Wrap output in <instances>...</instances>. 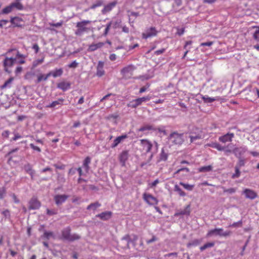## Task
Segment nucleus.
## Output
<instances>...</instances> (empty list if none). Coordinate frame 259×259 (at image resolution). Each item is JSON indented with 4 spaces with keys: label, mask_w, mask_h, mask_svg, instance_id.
<instances>
[{
    "label": "nucleus",
    "mask_w": 259,
    "mask_h": 259,
    "mask_svg": "<svg viewBox=\"0 0 259 259\" xmlns=\"http://www.w3.org/2000/svg\"><path fill=\"white\" fill-rule=\"evenodd\" d=\"M24 9L23 5L19 1L15 0V2L11 3L9 5L4 8L1 14H8L12 11L16 10L21 11Z\"/></svg>",
    "instance_id": "obj_1"
},
{
    "label": "nucleus",
    "mask_w": 259,
    "mask_h": 259,
    "mask_svg": "<svg viewBox=\"0 0 259 259\" xmlns=\"http://www.w3.org/2000/svg\"><path fill=\"white\" fill-rule=\"evenodd\" d=\"M61 238L69 242H73L75 240H79L80 238V236L77 234H71L70 228L67 227L62 231Z\"/></svg>",
    "instance_id": "obj_2"
},
{
    "label": "nucleus",
    "mask_w": 259,
    "mask_h": 259,
    "mask_svg": "<svg viewBox=\"0 0 259 259\" xmlns=\"http://www.w3.org/2000/svg\"><path fill=\"white\" fill-rule=\"evenodd\" d=\"M91 23V21L90 20H83L80 22H78L76 25L77 29L75 31V34L77 36H80L84 32H88L90 30V28L87 27L86 25Z\"/></svg>",
    "instance_id": "obj_3"
},
{
    "label": "nucleus",
    "mask_w": 259,
    "mask_h": 259,
    "mask_svg": "<svg viewBox=\"0 0 259 259\" xmlns=\"http://www.w3.org/2000/svg\"><path fill=\"white\" fill-rule=\"evenodd\" d=\"M232 234L231 231H224L223 228H215L209 230L206 234L207 237L217 236L226 237Z\"/></svg>",
    "instance_id": "obj_4"
},
{
    "label": "nucleus",
    "mask_w": 259,
    "mask_h": 259,
    "mask_svg": "<svg viewBox=\"0 0 259 259\" xmlns=\"http://www.w3.org/2000/svg\"><path fill=\"white\" fill-rule=\"evenodd\" d=\"M168 139L172 144L180 145L184 142V134L174 132L170 134Z\"/></svg>",
    "instance_id": "obj_5"
},
{
    "label": "nucleus",
    "mask_w": 259,
    "mask_h": 259,
    "mask_svg": "<svg viewBox=\"0 0 259 259\" xmlns=\"http://www.w3.org/2000/svg\"><path fill=\"white\" fill-rule=\"evenodd\" d=\"M151 97L149 96L146 97H143L142 98H139L133 100L131 101L127 105V107L132 108H136L139 106L141 105L143 102L148 101L150 100Z\"/></svg>",
    "instance_id": "obj_6"
},
{
    "label": "nucleus",
    "mask_w": 259,
    "mask_h": 259,
    "mask_svg": "<svg viewBox=\"0 0 259 259\" xmlns=\"http://www.w3.org/2000/svg\"><path fill=\"white\" fill-rule=\"evenodd\" d=\"M135 69V68L133 65H128L124 67L121 70L123 77L126 79L131 78L133 75V71Z\"/></svg>",
    "instance_id": "obj_7"
},
{
    "label": "nucleus",
    "mask_w": 259,
    "mask_h": 259,
    "mask_svg": "<svg viewBox=\"0 0 259 259\" xmlns=\"http://www.w3.org/2000/svg\"><path fill=\"white\" fill-rule=\"evenodd\" d=\"M29 210L38 209L41 205L40 202L35 197H32L28 202Z\"/></svg>",
    "instance_id": "obj_8"
},
{
    "label": "nucleus",
    "mask_w": 259,
    "mask_h": 259,
    "mask_svg": "<svg viewBox=\"0 0 259 259\" xmlns=\"http://www.w3.org/2000/svg\"><path fill=\"white\" fill-rule=\"evenodd\" d=\"M12 51H16V57L15 58H16V62H17V63L20 64H23L25 63V61L24 59L26 57V56L23 54H20L19 53V52L15 49H12L9 50L7 52V55L10 54V53Z\"/></svg>",
    "instance_id": "obj_9"
},
{
    "label": "nucleus",
    "mask_w": 259,
    "mask_h": 259,
    "mask_svg": "<svg viewBox=\"0 0 259 259\" xmlns=\"http://www.w3.org/2000/svg\"><path fill=\"white\" fill-rule=\"evenodd\" d=\"M143 199L148 204H149L150 205L157 204L158 202L156 198H155L150 194H148L146 193L143 194Z\"/></svg>",
    "instance_id": "obj_10"
},
{
    "label": "nucleus",
    "mask_w": 259,
    "mask_h": 259,
    "mask_svg": "<svg viewBox=\"0 0 259 259\" xmlns=\"http://www.w3.org/2000/svg\"><path fill=\"white\" fill-rule=\"evenodd\" d=\"M157 33V31L156 30L155 27H151L147 29L145 32L142 33V38L147 39L149 37L156 36Z\"/></svg>",
    "instance_id": "obj_11"
},
{
    "label": "nucleus",
    "mask_w": 259,
    "mask_h": 259,
    "mask_svg": "<svg viewBox=\"0 0 259 259\" xmlns=\"http://www.w3.org/2000/svg\"><path fill=\"white\" fill-rule=\"evenodd\" d=\"M247 148L246 147H235L232 150L233 153L237 158H242L241 156L243 155L247 151Z\"/></svg>",
    "instance_id": "obj_12"
},
{
    "label": "nucleus",
    "mask_w": 259,
    "mask_h": 259,
    "mask_svg": "<svg viewBox=\"0 0 259 259\" xmlns=\"http://www.w3.org/2000/svg\"><path fill=\"white\" fill-rule=\"evenodd\" d=\"M68 198V196L65 194L56 195L54 196V200L57 205L59 206L65 202Z\"/></svg>",
    "instance_id": "obj_13"
},
{
    "label": "nucleus",
    "mask_w": 259,
    "mask_h": 259,
    "mask_svg": "<svg viewBox=\"0 0 259 259\" xmlns=\"http://www.w3.org/2000/svg\"><path fill=\"white\" fill-rule=\"evenodd\" d=\"M16 62V58L6 57L4 61V66L6 71L8 72L7 67L12 66Z\"/></svg>",
    "instance_id": "obj_14"
},
{
    "label": "nucleus",
    "mask_w": 259,
    "mask_h": 259,
    "mask_svg": "<svg viewBox=\"0 0 259 259\" xmlns=\"http://www.w3.org/2000/svg\"><path fill=\"white\" fill-rule=\"evenodd\" d=\"M234 137V134L233 133H228L225 135L220 137L219 140L221 142L225 143L228 142H231Z\"/></svg>",
    "instance_id": "obj_15"
},
{
    "label": "nucleus",
    "mask_w": 259,
    "mask_h": 259,
    "mask_svg": "<svg viewBox=\"0 0 259 259\" xmlns=\"http://www.w3.org/2000/svg\"><path fill=\"white\" fill-rule=\"evenodd\" d=\"M10 22L13 25V27H21L23 25L21 23L23 22V20L19 17H14L11 18Z\"/></svg>",
    "instance_id": "obj_16"
},
{
    "label": "nucleus",
    "mask_w": 259,
    "mask_h": 259,
    "mask_svg": "<svg viewBox=\"0 0 259 259\" xmlns=\"http://www.w3.org/2000/svg\"><path fill=\"white\" fill-rule=\"evenodd\" d=\"M112 214V213L111 211H106L97 214L96 217L99 218L103 221H108L111 218Z\"/></svg>",
    "instance_id": "obj_17"
},
{
    "label": "nucleus",
    "mask_w": 259,
    "mask_h": 259,
    "mask_svg": "<svg viewBox=\"0 0 259 259\" xmlns=\"http://www.w3.org/2000/svg\"><path fill=\"white\" fill-rule=\"evenodd\" d=\"M243 193L245 195L246 198L254 199L257 197L256 193L253 190L249 189H245Z\"/></svg>",
    "instance_id": "obj_18"
},
{
    "label": "nucleus",
    "mask_w": 259,
    "mask_h": 259,
    "mask_svg": "<svg viewBox=\"0 0 259 259\" xmlns=\"http://www.w3.org/2000/svg\"><path fill=\"white\" fill-rule=\"evenodd\" d=\"M127 138L126 134L122 135L120 136L117 137L114 141L113 143L111 145V148H114L117 146V145L123 141L124 139Z\"/></svg>",
    "instance_id": "obj_19"
},
{
    "label": "nucleus",
    "mask_w": 259,
    "mask_h": 259,
    "mask_svg": "<svg viewBox=\"0 0 259 259\" xmlns=\"http://www.w3.org/2000/svg\"><path fill=\"white\" fill-rule=\"evenodd\" d=\"M116 1H114L111 3H110L107 5H105L102 10V13L103 14H105L107 13L110 12L116 5Z\"/></svg>",
    "instance_id": "obj_20"
},
{
    "label": "nucleus",
    "mask_w": 259,
    "mask_h": 259,
    "mask_svg": "<svg viewBox=\"0 0 259 259\" xmlns=\"http://www.w3.org/2000/svg\"><path fill=\"white\" fill-rule=\"evenodd\" d=\"M141 143L144 147L146 148V152H150L153 146L152 143L149 140L146 139L141 140Z\"/></svg>",
    "instance_id": "obj_21"
},
{
    "label": "nucleus",
    "mask_w": 259,
    "mask_h": 259,
    "mask_svg": "<svg viewBox=\"0 0 259 259\" xmlns=\"http://www.w3.org/2000/svg\"><path fill=\"white\" fill-rule=\"evenodd\" d=\"M103 67H104V63L102 61H99L98 62L97 67L96 74L98 76L101 77L104 74L105 71L103 69Z\"/></svg>",
    "instance_id": "obj_22"
},
{
    "label": "nucleus",
    "mask_w": 259,
    "mask_h": 259,
    "mask_svg": "<svg viewBox=\"0 0 259 259\" xmlns=\"http://www.w3.org/2000/svg\"><path fill=\"white\" fill-rule=\"evenodd\" d=\"M190 205H187L184 210L179 211L175 213V216L178 217L181 215H189L190 214Z\"/></svg>",
    "instance_id": "obj_23"
},
{
    "label": "nucleus",
    "mask_w": 259,
    "mask_h": 259,
    "mask_svg": "<svg viewBox=\"0 0 259 259\" xmlns=\"http://www.w3.org/2000/svg\"><path fill=\"white\" fill-rule=\"evenodd\" d=\"M71 83L69 82L62 81L57 84V88L63 91H66L70 88Z\"/></svg>",
    "instance_id": "obj_24"
},
{
    "label": "nucleus",
    "mask_w": 259,
    "mask_h": 259,
    "mask_svg": "<svg viewBox=\"0 0 259 259\" xmlns=\"http://www.w3.org/2000/svg\"><path fill=\"white\" fill-rule=\"evenodd\" d=\"M24 170L28 174H29L31 176V179L32 180L33 179V175L35 173V171L32 168V166L30 164L27 163L24 165Z\"/></svg>",
    "instance_id": "obj_25"
},
{
    "label": "nucleus",
    "mask_w": 259,
    "mask_h": 259,
    "mask_svg": "<svg viewBox=\"0 0 259 259\" xmlns=\"http://www.w3.org/2000/svg\"><path fill=\"white\" fill-rule=\"evenodd\" d=\"M91 162V158L89 156H87L83 161L82 167L84 168L85 171L88 173L90 170V167L89 166Z\"/></svg>",
    "instance_id": "obj_26"
},
{
    "label": "nucleus",
    "mask_w": 259,
    "mask_h": 259,
    "mask_svg": "<svg viewBox=\"0 0 259 259\" xmlns=\"http://www.w3.org/2000/svg\"><path fill=\"white\" fill-rule=\"evenodd\" d=\"M104 45V42H99L97 44H92L89 46L88 50L89 51L93 52L102 48Z\"/></svg>",
    "instance_id": "obj_27"
},
{
    "label": "nucleus",
    "mask_w": 259,
    "mask_h": 259,
    "mask_svg": "<svg viewBox=\"0 0 259 259\" xmlns=\"http://www.w3.org/2000/svg\"><path fill=\"white\" fill-rule=\"evenodd\" d=\"M64 101V99L62 98H59L58 100L53 101L52 103L47 106L48 108H55L57 106H61L63 105V102Z\"/></svg>",
    "instance_id": "obj_28"
},
{
    "label": "nucleus",
    "mask_w": 259,
    "mask_h": 259,
    "mask_svg": "<svg viewBox=\"0 0 259 259\" xmlns=\"http://www.w3.org/2000/svg\"><path fill=\"white\" fill-rule=\"evenodd\" d=\"M249 91L250 93H254V95L257 96L259 98V90L257 88L252 89L251 85H248L243 90V92Z\"/></svg>",
    "instance_id": "obj_29"
},
{
    "label": "nucleus",
    "mask_w": 259,
    "mask_h": 259,
    "mask_svg": "<svg viewBox=\"0 0 259 259\" xmlns=\"http://www.w3.org/2000/svg\"><path fill=\"white\" fill-rule=\"evenodd\" d=\"M128 157V152L127 151H123L119 156V160L121 162L124 164Z\"/></svg>",
    "instance_id": "obj_30"
},
{
    "label": "nucleus",
    "mask_w": 259,
    "mask_h": 259,
    "mask_svg": "<svg viewBox=\"0 0 259 259\" xmlns=\"http://www.w3.org/2000/svg\"><path fill=\"white\" fill-rule=\"evenodd\" d=\"M206 146L208 147H210L213 148L217 149L219 151H222L223 149V146H221L220 144L217 142H211L210 143H208L206 145Z\"/></svg>",
    "instance_id": "obj_31"
},
{
    "label": "nucleus",
    "mask_w": 259,
    "mask_h": 259,
    "mask_svg": "<svg viewBox=\"0 0 259 259\" xmlns=\"http://www.w3.org/2000/svg\"><path fill=\"white\" fill-rule=\"evenodd\" d=\"M63 70L61 68L56 69L54 71H52L49 72L50 74V76L52 75L54 77H57L62 75L63 73Z\"/></svg>",
    "instance_id": "obj_32"
},
{
    "label": "nucleus",
    "mask_w": 259,
    "mask_h": 259,
    "mask_svg": "<svg viewBox=\"0 0 259 259\" xmlns=\"http://www.w3.org/2000/svg\"><path fill=\"white\" fill-rule=\"evenodd\" d=\"M145 131H156V128L152 125L147 124L139 129V132H144Z\"/></svg>",
    "instance_id": "obj_33"
},
{
    "label": "nucleus",
    "mask_w": 259,
    "mask_h": 259,
    "mask_svg": "<svg viewBox=\"0 0 259 259\" xmlns=\"http://www.w3.org/2000/svg\"><path fill=\"white\" fill-rule=\"evenodd\" d=\"M50 76V74L47 73L46 75L40 74L38 76L37 80L35 81L36 83L41 82L42 80H47L49 77Z\"/></svg>",
    "instance_id": "obj_34"
},
{
    "label": "nucleus",
    "mask_w": 259,
    "mask_h": 259,
    "mask_svg": "<svg viewBox=\"0 0 259 259\" xmlns=\"http://www.w3.org/2000/svg\"><path fill=\"white\" fill-rule=\"evenodd\" d=\"M101 206V203L97 201L94 203H91L88 206L87 209L88 210L93 209V210H95L97 208L100 207Z\"/></svg>",
    "instance_id": "obj_35"
},
{
    "label": "nucleus",
    "mask_w": 259,
    "mask_h": 259,
    "mask_svg": "<svg viewBox=\"0 0 259 259\" xmlns=\"http://www.w3.org/2000/svg\"><path fill=\"white\" fill-rule=\"evenodd\" d=\"M174 190L175 192H177L180 196L184 197L186 195V193L177 184L175 185Z\"/></svg>",
    "instance_id": "obj_36"
},
{
    "label": "nucleus",
    "mask_w": 259,
    "mask_h": 259,
    "mask_svg": "<svg viewBox=\"0 0 259 259\" xmlns=\"http://www.w3.org/2000/svg\"><path fill=\"white\" fill-rule=\"evenodd\" d=\"M223 189V192L224 193H227L230 194H233L235 193L237 191L236 188H231L229 189H226L224 187H222Z\"/></svg>",
    "instance_id": "obj_37"
},
{
    "label": "nucleus",
    "mask_w": 259,
    "mask_h": 259,
    "mask_svg": "<svg viewBox=\"0 0 259 259\" xmlns=\"http://www.w3.org/2000/svg\"><path fill=\"white\" fill-rule=\"evenodd\" d=\"M168 154L164 152L163 149H162L161 153L160 154L159 161H166L167 159Z\"/></svg>",
    "instance_id": "obj_38"
},
{
    "label": "nucleus",
    "mask_w": 259,
    "mask_h": 259,
    "mask_svg": "<svg viewBox=\"0 0 259 259\" xmlns=\"http://www.w3.org/2000/svg\"><path fill=\"white\" fill-rule=\"evenodd\" d=\"M212 167L211 165H207L201 167L199 168V171L201 172H208L212 170Z\"/></svg>",
    "instance_id": "obj_39"
},
{
    "label": "nucleus",
    "mask_w": 259,
    "mask_h": 259,
    "mask_svg": "<svg viewBox=\"0 0 259 259\" xmlns=\"http://www.w3.org/2000/svg\"><path fill=\"white\" fill-rule=\"evenodd\" d=\"M202 99L205 103H210L218 100L216 98H210L208 96H203Z\"/></svg>",
    "instance_id": "obj_40"
},
{
    "label": "nucleus",
    "mask_w": 259,
    "mask_h": 259,
    "mask_svg": "<svg viewBox=\"0 0 259 259\" xmlns=\"http://www.w3.org/2000/svg\"><path fill=\"white\" fill-rule=\"evenodd\" d=\"M103 4V0H97L96 1V2L93 4L91 7L90 9H95L97 7H100L102 6Z\"/></svg>",
    "instance_id": "obj_41"
},
{
    "label": "nucleus",
    "mask_w": 259,
    "mask_h": 259,
    "mask_svg": "<svg viewBox=\"0 0 259 259\" xmlns=\"http://www.w3.org/2000/svg\"><path fill=\"white\" fill-rule=\"evenodd\" d=\"M245 159L244 158H239L238 161L235 166L238 167V168H241V167L245 165Z\"/></svg>",
    "instance_id": "obj_42"
},
{
    "label": "nucleus",
    "mask_w": 259,
    "mask_h": 259,
    "mask_svg": "<svg viewBox=\"0 0 259 259\" xmlns=\"http://www.w3.org/2000/svg\"><path fill=\"white\" fill-rule=\"evenodd\" d=\"M214 245V242H208V243L205 244L204 245L201 246L200 247V249L201 251H203L208 248L213 247Z\"/></svg>",
    "instance_id": "obj_43"
},
{
    "label": "nucleus",
    "mask_w": 259,
    "mask_h": 259,
    "mask_svg": "<svg viewBox=\"0 0 259 259\" xmlns=\"http://www.w3.org/2000/svg\"><path fill=\"white\" fill-rule=\"evenodd\" d=\"M181 172H186L185 175H186L187 174H188L190 172V170L187 167H182V168L178 169L174 173V175L175 176L176 175L179 174H180Z\"/></svg>",
    "instance_id": "obj_44"
},
{
    "label": "nucleus",
    "mask_w": 259,
    "mask_h": 259,
    "mask_svg": "<svg viewBox=\"0 0 259 259\" xmlns=\"http://www.w3.org/2000/svg\"><path fill=\"white\" fill-rule=\"evenodd\" d=\"M180 185L182 186L185 189L189 191L192 190L194 188V185H189L188 184H186L183 182H180Z\"/></svg>",
    "instance_id": "obj_45"
},
{
    "label": "nucleus",
    "mask_w": 259,
    "mask_h": 259,
    "mask_svg": "<svg viewBox=\"0 0 259 259\" xmlns=\"http://www.w3.org/2000/svg\"><path fill=\"white\" fill-rule=\"evenodd\" d=\"M122 241H126V243H125V245H126V247L128 248H129V243L130 242H131L132 241L130 237V236L128 235H126L125 236H124V237H122Z\"/></svg>",
    "instance_id": "obj_46"
},
{
    "label": "nucleus",
    "mask_w": 259,
    "mask_h": 259,
    "mask_svg": "<svg viewBox=\"0 0 259 259\" xmlns=\"http://www.w3.org/2000/svg\"><path fill=\"white\" fill-rule=\"evenodd\" d=\"M44 62V58L40 59H37L36 60H34L32 63V69H34L35 68L37 65L41 64Z\"/></svg>",
    "instance_id": "obj_47"
},
{
    "label": "nucleus",
    "mask_w": 259,
    "mask_h": 259,
    "mask_svg": "<svg viewBox=\"0 0 259 259\" xmlns=\"http://www.w3.org/2000/svg\"><path fill=\"white\" fill-rule=\"evenodd\" d=\"M253 28H257L253 33V38L257 41H259V26H254Z\"/></svg>",
    "instance_id": "obj_48"
},
{
    "label": "nucleus",
    "mask_w": 259,
    "mask_h": 259,
    "mask_svg": "<svg viewBox=\"0 0 259 259\" xmlns=\"http://www.w3.org/2000/svg\"><path fill=\"white\" fill-rule=\"evenodd\" d=\"M53 236H54V234H53V232L45 231L43 235L42 236V237L45 238L47 239H49L50 238V237H53Z\"/></svg>",
    "instance_id": "obj_49"
},
{
    "label": "nucleus",
    "mask_w": 259,
    "mask_h": 259,
    "mask_svg": "<svg viewBox=\"0 0 259 259\" xmlns=\"http://www.w3.org/2000/svg\"><path fill=\"white\" fill-rule=\"evenodd\" d=\"M240 168H238V167L235 166V172L234 174L232 176V178H239L240 176V171L239 170Z\"/></svg>",
    "instance_id": "obj_50"
},
{
    "label": "nucleus",
    "mask_w": 259,
    "mask_h": 259,
    "mask_svg": "<svg viewBox=\"0 0 259 259\" xmlns=\"http://www.w3.org/2000/svg\"><path fill=\"white\" fill-rule=\"evenodd\" d=\"M121 21L120 20H116L115 22L113 21L112 27L114 29H116L117 28L120 27H121Z\"/></svg>",
    "instance_id": "obj_51"
},
{
    "label": "nucleus",
    "mask_w": 259,
    "mask_h": 259,
    "mask_svg": "<svg viewBox=\"0 0 259 259\" xmlns=\"http://www.w3.org/2000/svg\"><path fill=\"white\" fill-rule=\"evenodd\" d=\"M57 181L59 183L63 184L65 182V179L63 175L59 174L57 177Z\"/></svg>",
    "instance_id": "obj_52"
},
{
    "label": "nucleus",
    "mask_w": 259,
    "mask_h": 259,
    "mask_svg": "<svg viewBox=\"0 0 259 259\" xmlns=\"http://www.w3.org/2000/svg\"><path fill=\"white\" fill-rule=\"evenodd\" d=\"M57 213H58V211H57V209H50L48 208L47 209V214L49 215H50V216L53 215L57 214Z\"/></svg>",
    "instance_id": "obj_53"
},
{
    "label": "nucleus",
    "mask_w": 259,
    "mask_h": 259,
    "mask_svg": "<svg viewBox=\"0 0 259 259\" xmlns=\"http://www.w3.org/2000/svg\"><path fill=\"white\" fill-rule=\"evenodd\" d=\"M13 80V78L11 77L8 80H7L4 84L2 86L1 88L2 89H4L5 88H6L7 87L9 86V85L12 82Z\"/></svg>",
    "instance_id": "obj_54"
},
{
    "label": "nucleus",
    "mask_w": 259,
    "mask_h": 259,
    "mask_svg": "<svg viewBox=\"0 0 259 259\" xmlns=\"http://www.w3.org/2000/svg\"><path fill=\"white\" fill-rule=\"evenodd\" d=\"M2 214L5 219H9L11 216L10 211L8 209L3 211Z\"/></svg>",
    "instance_id": "obj_55"
},
{
    "label": "nucleus",
    "mask_w": 259,
    "mask_h": 259,
    "mask_svg": "<svg viewBox=\"0 0 259 259\" xmlns=\"http://www.w3.org/2000/svg\"><path fill=\"white\" fill-rule=\"evenodd\" d=\"M6 194V190L5 187L0 188V199H2L4 198Z\"/></svg>",
    "instance_id": "obj_56"
},
{
    "label": "nucleus",
    "mask_w": 259,
    "mask_h": 259,
    "mask_svg": "<svg viewBox=\"0 0 259 259\" xmlns=\"http://www.w3.org/2000/svg\"><path fill=\"white\" fill-rule=\"evenodd\" d=\"M242 222L241 221H239L237 222H235L232 224L230 225L229 227L237 228V227H241L242 226Z\"/></svg>",
    "instance_id": "obj_57"
},
{
    "label": "nucleus",
    "mask_w": 259,
    "mask_h": 259,
    "mask_svg": "<svg viewBox=\"0 0 259 259\" xmlns=\"http://www.w3.org/2000/svg\"><path fill=\"white\" fill-rule=\"evenodd\" d=\"M223 148L224 149H223L222 151H224L225 154L226 155H229V154L230 153H233L232 150L228 148V146H223Z\"/></svg>",
    "instance_id": "obj_58"
},
{
    "label": "nucleus",
    "mask_w": 259,
    "mask_h": 259,
    "mask_svg": "<svg viewBox=\"0 0 259 259\" xmlns=\"http://www.w3.org/2000/svg\"><path fill=\"white\" fill-rule=\"evenodd\" d=\"M200 241L198 239H195L193 240L191 242H190L188 244V246H197L200 243Z\"/></svg>",
    "instance_id": "obj_59"
},
{
    "label": "nucleus",
    "mask_w": 259,
    "mask_h": 259,
    "mask_svg": "<svg viewBox=\"0 0 259 259\" xmlns=\"http://www.w3.org/2000/svg\"><path fill=\"white\" fill-rule=\"evenodd\" d=\"M190 142L192 143L196 140L200 139L201 138V137L200 135H196L195 136H190Z\"/></svg>",
    "instance_id": "obj_60"
},
{
    "label": "nucleus",
    "mask_w": 259,
    "mask_h": 259,
    "mask_svg": "<svg viewBox=\"0 0 259 259\" xmlns=\"http://www.w3.org/2000/svg\"><path fill=\"white\" fill-rule=\"evenodd\" d=\"M78 63L76 61H74L68 65L69 68H75L77 67Z\"/></svg>",
    "instance_id": "obj_61"
},
{
    "label": "nucleus",
    "mask_w": 259,
    "mask_h": 259,
    "mask_svg": "<svg viewBox=\"0 0 259 259\" xmlns=\"http://www.w3.org/2000/svg\"><path fill=\"white\" fill-rule=\"evenodd\" d=\"M63 24V22L62 21H61V22H58V23H50V26H54V27H61Z\"/></svg>",
    "instance_id": "obj_62"
},
{
    "label": "nucleus",
    "mask_w": 259,
    "mask_h": 259,
    "mask_svg": "<svg viewBox=\"0 0 259 259\" xmlns=\"http://www.w3.org/2000/svg\"><path fill=\"white\" fill-rule=\"evenodd\" d=\"M30 147L34 150H36L38 152H41V149L38 147L35 146L33 144H30Z\"/></svg>",
    "instance_id": "obj_63"
},
{
    "label": "nucleus",
    "mask_w": 259,
    "mask_h": 259,
    "mask_svg": "<svg viewBox=\"0 0 259 259\" xmlns=\"http://www.w3.org/2000/svg\"><path fill=\"white\" fill-rule=\"evenodd\" d=\"M157 240V238H156L155 236H153L152 238L151 239L148 240L146 241L147 244H150L154 241Z\"/></svg>",
    "instance_id": "obj_64"
}]
</instances>
